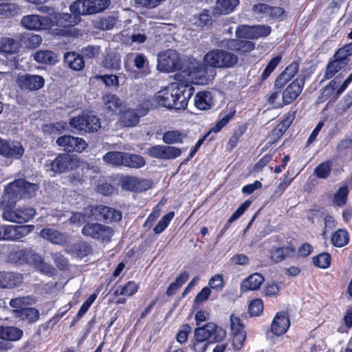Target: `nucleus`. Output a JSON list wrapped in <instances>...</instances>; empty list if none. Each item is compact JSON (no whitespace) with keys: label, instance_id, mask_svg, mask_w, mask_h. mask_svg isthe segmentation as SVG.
<instances>
[{"label":"nucleus","instance_id":"nucleus-1","mask_svg":"<svg viewBox=\"0 0 352 352\" xmlns=\"http://www.w3.org/2000/svg\"><path fill=\"white\" fill-rule=\"evenodd\" d=\"M190 89L183 83H172L160 90L155 96L157 101L163 107L177 110L184 109L188 105Z\"/></svg>","mask_w":352,"mask_h":352},{"label":"nucleus","instance_id":"nucleus-2","mask_svg":"<svg viewBox=\"0 0 352 352\" xmlns=\"http://www.w3.org/2000/svg\"><path fill=\"white\" fill-rule=\"evenodd\" d=\"M177 78L185 83H194L198 85L208 84L212 79V74L208 75V69L206 65H201L193 60L190 62V66L187 69L179 71L177 74Z\"/></svg>","mask_w":352,"mask_h":352},{"label":"nucleus","instance_id":"nucleus-3","mask_svg":"<svg viewBox=\"0 0 352 352\" xmlns=\"http://www.w3.org/2000/svg\"><path fill=\"white\" fill-rule=\"evenodd\" d=\"M9 258L11 261L18 263H30L43 274L50 276L53 274L54 268L49 264L45 263L40 256L35 254L31 250L22 249L13 250L10 252Z\"/></svg>","mask_w":352,"mask_h":352},{"label":"nucleus","instance_id":"nucleus-4","mask_svg":"<svg viewBox=\"0 0 352 352\" xmlns=\"http://www.w3.org/2000/svg\"><path fill=\"white\" fill-rule=\"evenodd\" d=\"M38 190V186L24 179H17L10 183L5 189L4 200L8 199L12 204L22 197H31Z\"/></svg>","mask_w":352,"mask_h":352},{"label":"nucleus","instance_id":"nucleus-5","mask_svg":"<svg viewBox=\"0 0 352 352\" xmlns=\"http://www.w3.org/2000/svg\"><path fill=\"white\" fill-rule=\"evenodd\" d=\"M206 65L214 68H231L239 61L238 56L230 52L214 49L206 53L204 57Z\"/></svg>","mask_w":352,"mask_h":352},{"label":"nucleus","instance_id":"nucleus-6","mask_svg":"<svg viewBox=\"0 0 352 352\" xmlns=\"http://www.w3.org/2000/svg\"><path fill=\"white\" fill-rule=\"evenodd\" d=\"M109 0H77L69 6L75 15H89L101 12L110 5Z\"/></svg>","mask_w":352,"mask_h":352},{"label":"nucleus","instance_id":"nucleus-7","mask_svg":"<svg viewBox=\"0 0 352 352\" xmlns=\"http://www.w3.org/2000/svg\"><path fill=\"white\" fill-rule=\"evenodd\" d=\"M79 164L76 157L69 154H60L53 161H47L45 163L46 171L50 172L51 176L55 173H62L73 170Z\"/></svg>","mask_w":352,"mask_h":352},{"label":"nucleus","instance_id":"nucleus-8","mask_svg":"<svg viewBox=\"0 0 352 352\" xmlns=\"http://www.w3.org/2000/svg\"><path fill=\"white\" fill-rule=\"evenodd\" d=\"M34 215L35 210L32 208L6 205L3 208L2 217L7 221L23 223L30 221Z\"/></svg>","mask_w":352,"mask_h":352},{"label":"nucleus","instance_id":"nucleus-9","mask_svg":"<svg viewBox=\"0 0 352 352\" xmlns=\"http://www.w3.org/2000/svg\"><path fill=\"white\" fill-rule=\"evenodd\" d=\"M226 336V331L212 322L207 323L195 331V340L207 341L210 342H220Z\"/></svg>","mask_w":352,"mask_h":352},{"label":"nucleus","instance_id":"nucleus-10","mask_svg":"<svg viewBox=\"0 0 352 352\" xmlns=\"http://www.w3.org/2000/svg\"><path fill=\"white\" fill-rule=\"evenodd\" d=\"M70 126L78 131H94L100 128V122L94 115L83 113L70 120Z\"/></svg>","mask_w":352,"mask_h":352},{"label":"nucleus","instance_id":"nucleus-11","mask_svg":"<svg viewBox=\"0 0 352 352\" xmlns=\"http://www.w3.org/2000/svg\"><path fill=\"white\" fill-rule=\"evenodd\" d=\"M34 228V226H1L0 241L19 240L28 234Z\"/></svg>","mask_w":352,"mask_h":352},{"label":"nucleus","instance_id":"nucleus-12","mask_svg":"<svg viewBox=\"0 0 352 352\" xmlns=\"http://www.w3.org/2000/svg\"><path fill=\"white\" fill-rule=\"evenodd\" d=\"M21 24L27 30L39 31L51 28L54 21L48 16L29 14L22 17Z\"/></svg>","mask_w":352,"mask_h":352},{"label":"nucleus","instance_id":"nucleus-13","mask_svg":"<svg viewBox=\"0 0 352 352\" xmlns=\"http://www.w3.org/2000/svg\"><path fill=\"white\" fill-rule=\"evenodd\" d=\"M157 60V69L162 72H171L179 67V56L174 50L161 52Z\"/></svg>","mask_w":352,"mask_h":352},{"label":"nucleus","instance_id":"nucleus-14","mask_svg":"<svg viewBox=\"0 0 352 352\" xmlns=\"http://www.w3.org/2000/svg\"><path fill=\"white\" fill-rule=\"evenodd\" d=\"M82 233L87 236L96 239H109L113 234V230L100 223H87L82 229Z\"/></svg>","mask_w":352,"mask_h":352},{"label":"nucleus","instance_id":"nucleus-15","mask_svg":"<svg viewBox=\"0 0 352 352\" xmlns=\"http://www.w3.org/2000/svg\"><path fill=\"white\" fill-rule=\"evenodd\" d=\"M16 82L21 90L37 91L44 86L45 80L41 76L27 74L19 76Z\"/></svg>","mask_w":352,"mask_h":352},{"label":"nucleus","instance_id":"nucleus-16","mask_svg":"<svg viewBox=\"0 0 352 352\" xmlns=\"http://www.w3.org/2000/svg\"><path fill=\"white\" fill-rule=\"evenodd\" d=\"M56 143L58 146L63 147V150L68 152L76 151L80 153L87 146L86 142L82 138L71 135H64L58 138Z\"/></svg>","mask_w":352,"mask_h":352},{"label":"nucleus","instance_id":"nucleus-17","mask_svg":"<svg viewBox=\"0 0 352 352\" xmlns=\"http://www.w3.org/2000/svg\"><path fill=\"white\" fill-rule=\"evenodd\" d=\"M305 84V78L298 77L289 84L282 94L285 105L293 102L301 93Z\"/></svg>","mask_w":352,"mask_h":352},{"label":"nucleus","instance_id":"nucleus-18","mask_svg":"<svg viewBox=\"0 0 352 352\" xmlns=\"http://www.w3.org/2000/svg\"><path fill=\"white\" fill-rule=\"evenodd\" d=\"M23 153L24 149L21 143L0 140V155L2 156L19 159Z\"/></svg>","mask_w":352,"mask_h":352},{"label":"nucleus","instance_id":"nucleus-19","mask_svg":"<svg viewBox=\"0 0 352 352\" xmlns=\"http://www.w3.org/2000/svg\"><path fill=\"white\" fill-rule=\"evenodd\" d=\"M147 110L144 108L129 109L122 112L120 117V122L124 126H133L139 122L140 118L145 116Z\"/></svg>","mask_w":352,"mask_h":352},{"label":"nucleus","instance_id":"nucleus-20","mask_svg":"<svg viewBox=\"0 0 352 352\" xmlns=\"http://www.w3.org/2000/svg\"><path fill=\"white\" fill-rule=\"evenodd\" d=\"M290 325V320L285 312L276 314L271 324V330L275 335L280 336L286 333Z\"/></svg>","mask_w":352,"mask_h":352},{"label":"nucleus","instance_id":"nucleus-21","mask_svg":"<svg viewBox=\"0 0 352 352\" xmlns=\"http://www.w3.org/2000/svg\"><path fill=\"white\" fill-rule=\"evenodd\" d=\"M295 253V248L291 243L283 247H273L270 252L272 262L278 263L287 258L292 257Z\"/></svg>","mask_w":352,"mask_h":352},{"label":"nucleus","instance_id":"nucleus-22","mask_svg":"<svg viewBox=\"0 0 352 352\" xmlns=\"http://www.w3.org/2000/svg\"><path fill=\"white\" fill-rule=\"evenodd\" d=\"M222 45L230 50L239 52L241 54L252 51L255 46L252 41L237 39L225 40L223 41Z\"/></svg>","mask_w":352,"mask_h":352},{"label":"nucleus","instance_id":"nucleus-23","mask_svg":"<svg viewBox=\"0 0 352 352\" xmlns=\"http://www.w3.org/2000/svg\"><path fill=\"white\" fill-rule=\"evenodd\" d=\"M94 211L98 212L100 217H97L98 220H104L107 222L119 221L122 219V213L120 211L108 206H100L94 208Z\"/></svg>","mask_w":352,"mask_h":352},{"label":"nucleus","instance_id":"nucleus-24","mask_svg":"<svg viewBox=\"0 0 352 352\" xmlns=\"http://www.w3.org/2000/svg\"><path fill=\"white\" fill-rule=\"evenodd\" d=\"M40 236L54 244L64 245L67 242V236L65 234L52 228L43 229L40 232Z\"/></svg>","mask_w":352,"mask_h":352},{"label":"nucleus","instance_id":"nucleus-25","mask_svg":"<svg viewBox=\"0 0 352 352\" xmlns=\"http://www.w3.org/2000/svg\"><path fill=\"white\" fill-rule=\"evenodd\" d=\"M239 3V0H217L212 10L213 14H228L234 10Z\"/></svg>","mask_w":352,"mask_h":352},{"label":"nucleus","instance_id":"nucleus-26","mask_svg":"<svg viewBox=\"0 0 352 352\" xmlns=\"http://www.w3.org/2000/svg\"><path fill=\"white\" fill-rule=\"evenodd\" d=\"M195 106L199 110L205 111L213 106V98L210 91H203L196 94L194 98Z\"/></svg>","mask_w":352,"mask_h":352},{"label":"nucleus","instance_id":"nucleus-27","mask_svg":"<svg viewBox=\"0 0 352 352\" xmlns=\"http://www.w3.org/2000/svg\"><path fill=\"white\" fill-rule=\"evenodd\" d=\"M23 281V277L19 274L0 272V287H14Z\"/></svg>","mask_w":352,"mask_h":352},{"label":"nucleus","instance_id":"nucleus-28","mask_svg":"<svg viewBox=\"0 0 352 352\" xmlns=\"http://www.w3.org/2000/svg\"><path fill=\"white\" fill-rule=\"evenodd\" d=\"M14 317L21 320H26L29 323L35 322L39 318V311L33 307H27L13 311Z\"/></svg>","mask_w":352,"mask_h":352},{"label":"nucleus","instance_id":"nucleus-29","mask_svg":"<svg viewBox=\"0 0 352 352\" xmlns=\"http://www.w3.org/2000/svg\"><path fill=\"white\" fill-rule=\"evenodd\" d=\"M299 68L298 63L296 62L292 63L288 65L283 72H282L278 77L275 82V86L276 87H281L288 80L293 78L297 73Z\"/></svg>","mask_w":352,"mask_h":352},{"label":"nucleus","instance_id":"nucleus-30","mask_svg":"<svg viewBox=\"0 0 352 352\" xmlns=\"http://www.w3.org/2000/svg\"><path fill=\"white\" fill-rule=\"evenodd\" d=\"M264 281V278L259 273H254L245 278L241 283L243 291L256 290L260 287Z\"/></svg>","mask_w":352,"mask_h":352},{"label":"nucleus","instance_id":"nucleus-31","mask_svg":"<svg viewBox=\"0 0 352 352\" xmlns=\"http://www.w3.org/2000/svg\"><path fill=\"white\" fill-rule=\"evenodd\" d=\"M102 101L105 109L110 112H116L119 110L121 111L122 106V100L115 94H107L102 96Z\"/></svg>","mask_w":352,"mask_h":352},{"label":"nucleus","instance_id":"nucleus-32","mask_svg":"<svg viewBox=\"0 0 352 352\" xmlns=\"http://www.w3.org/2000/svg\"><path fill=\"white\" fill-rule=\"evenodd\" d=\"M23 331L14 327H0V338L11 341L21 339Z\"/></svg>","mask_w":352,"mask_h":352},{"label":"nucleus","instance_id":"nucleus-33","mask_svg":"<svg viewBox=\"0 0 352 352\" xmlns=\"http://www.w3.org/2000/svg\"><path fill=\"white\" fill-rule=\"evenodd\" d=\"M186 138V134L179 130L168 131L162 137L163 142L166 144H180Z\"/></svg>","mask_w":352,"mask_h":352},{"label":"nucleus","instance_id":"nucleus-34","mask_svg":"<svg viewBox=\"0 0 352 352\" xmlns=\"http://www.w3.org/2000/svg\"><path fill=\"white\" fill-rule=\"evenodd\" d=\"M65 63L72 69L81 70L84 67L82 57L74 52H68L64 56Z\"/></svg>","mask_w":352,"mask_h":352},{"label":"nucleus","instance_id":"nucleus-35","mask_svg":"<svg viewBox=\"0 0 352 352\" xmlns=\"http://www.w3.org/2000/svg\"><path fill=\"white\" fill-rule=\"evenodd\" d=\"M34 59L39 63L54 65L57 62L56 56L50 50H39L34 54Z\"/></svg>","mask_w":352,"mask_h":352},{"label":"nucleus","instance_id":"nucleus-36","mask_svg":"<svg viewBox=\"0 0 352 352\" xmlns=\"http://www.w3.org/2000/svg\"><path fill=\"white\" fill-rule=\"evenodd\" d=\"M21 12L19 5L14 3H0V15L4 18H10L17 16Z\"/></svg>","mask_w":352,"mask_h":352},{"label":"nucleus","instance_id":"nucleus-37","mask_svg":"<svg viewBox=\"0 0 352 352\" xmlns=\"http://www.w3.org/2000/svg\"><path fill=\"white\" fill-rule=\"evenodd\" d=\"M146 164L145 160L140 155L124 153L123 166L140 168Z\"/></svg>","mask_w":352,"mask_h":352},{"label":"nucleus","instance_id":"nucleus-38","mask_svg":"<svg viewBox=\"0 0 352 352\" xmlns=\"http://www.w3.org/2000/svg\"><path fill=\"white\" fill-rule=\"evenodd\" d=\"M212 17L209 11L204 10L199 14H195L191 17L190 21L191 24L196 28H203L210 23Z\"/></svg>","mask_w":352,"mask_h":352},{"label":"nucleus","instance_id":"nucleus-39","mask_svg":"<svg viewBox=\"0 0 352 352\" xmlns=\"http://www.w3.org/2000/svg\"><path fill=\"white\" fill-rule=\"evenodd\" d=\"M189 274L187 272H182L176 277L175 280L173 282L166 290L168 296L174 295L176 292L187 281Z\"/></svg>","mask_w":352,"mask_h":352},{"label":"nucleus","instance_id":"nucleus-40","mask_svg":"<svg viewBox=\"0 0 352 352\" xmlns=\"http://www.w3.org/2000/svg\"><path fill=\"white\" fill-rule=\"evenodd\" d=\"M349 238L348 232L344 230H338L336 231L331 236V241L333 245L336 247H343L349 242Z\"/></svg>","mask_w":352,"mask_h":352},{"label":"nucleus","instance_id":"nucleus-41","mask_svg":"<svg viewBox=\"0 0 352 352\" xmlns=\"http://www.w3.org/2000/svg\"><path fill=\"white\" fill-rule=\"evenodd\" d=\"M19 47V43L12 38H3L0 43V50L5 54L15 53Z\"/></svg>","mask_w":352,"mask_h":352},{"label":"nucleus","instance_id":"nucleus-42","mask_svg":"<svg viewBox=\"0 0 352 352\" xmlns=\"http://www.w3.org/2000/svg\"><path fill=\"white\" fill-rule=\"evenodd\" d=\"M138 285L133 281H129L124 286H119L115 291L116 296L123 295L126 296H131L138 290Z\"/></svg>","mask_w":352,"mask_h":352},{"label":"nucleus","instance_id":"nucleus-43","mask_svg":"<svg viewBox=\"0 0 352 352\" xmlns=\"http://www.w3.org/2000/svg\"><path fill=\"white\" fill-rule=\"evenodd\" d=\"M124 153L122 152H109L106 153L104 157V161L113 166L123 165Z\"/></svg>","mask_w":352,"mask_h":352},{"label":"nucleus","instance_id":"nucleus-44","mask_svg":"<svg viewBox=\"0 0 352 352\" xmlns=\"http://www.w3.org/2000/svg\"><path fill=\"white\" fill-rule=\"evenodd\" d=\"M56 24L60 26L67 27L73 26L77 24L79 21V18L76 16H72L68 13H60L56 16Z\"/></svg>","mask_w":352,"mask_h":352},{"label":"nucleus","instance_id":"nucleus-45","mask_svg":"<svg viewBox=\"0 0 352 352\" xmlns=\"http://www.w3.org/2000/svg\"><path fill=\"white\" fill-rule=\"evenodd\" d=\"M34 303V300L30 296L19 297L10 301V305L15 309H22Z\"/></svg>","mask_w":352,"mask_h":352},{"label":"nucleus","instance_id":"nucleus-46","mask_svg":"<svg viewBox=\"0 0 352 352\" xmlns=\"http://www.w3.org/2000/svg\"><path fill=\"white\" fill-rule=\"evenodd\" d=\"M345 65L341 60L335 59L327 65L324 77L326 79L331 78Z\"/></svg>","mask_w":352,"mask_h":352},{"label":"nucleus","instance_id":"nucleus-47","mask_svg":"<svg viewBox=\"0 0 352 352\" xmlns=\"http://www.w3.org/2000/svg\"><path fill=\"white\" fill-rule=\"evenodd\" d=\"M116 19L113 16L100 18L94 22V28L102 30H111L116 25Z\"/></svg>","mask_w":352,"mask_h":352},{"label":"nucleus","instance_id":"nucleus-48","mask_svg":"<svg viewBox=\"0 0 352 352\" xmlns=\"http://www.w3.org/2000/svg\"><path fill=\"white\" fill-rule=\"evenodd\" d=\"M174 216L175 213L173 212H169L166 214L164 215L157 224L154 227V233L156 234H161L168 227Z\"/></svg>","mask_w":352,"mask_h":352},{"label":"nucleus","instance_id":"nucleus-49","mask_svg":"<svg viewBox=\"0 0 352 352\" xmlns=\"http://www.w3.org/2000/svg\"><path fill=\"white\" fill-rule=\"evenodd\" d=\"M120 58L115 54H108L102 60V65L110 69L118 70L120 69Z\"/></svg>","mask_w":352,"mask_h":352},{"label":"nucleus","instance_id":"nucleus-50","mask_svg":"<svg viewBox=\"0 0 352 352\" xmlns=\"http://www.w3.org/2000/svg\"><path fill=\"white\" fill-rule=\"evenodd\" d=\"M332 163L327 161L320 164L314 169V174L320 179H326L330 174L331 170Z\"/></svg>","mask_w":352,"mask_h":352},{"label":"nucleus","instance_id":"nucleus-51","mask_svg":"<svg viewBox=\"0 0 352 352\" xmlns=\"http://www.w3.org/2000/svg\"><path fill=\"white\" fill-rule=\"evenodd\" d=\"M348 192L349 189L347 186H342L334 195L333 203L338 206L344 205L347 200Z\"/></svg>","mask_w":352,"mask_h":352},{"label":"nucleus","instance_id":"nucleus-52","mask_svg":"<svg viewBox=\"0 0 352 352\" xmlns=\"http://www.w3.org/2000/svg\"><path fill=\"white\" fill-rule=\"evenodd\" d=\"M252 39H257L268 36L271 33V28L266 25L252 26Z\"/></svg>","mask_w":352,"mask_h":352},{"label":"nucleus","instance_id":"nucleus-53","mask_svg":"<svg viewBox=\"0 0 352 352\" xmlns=\"http://www.w3.org/2000/svg\"><path fill=\"white\" fill-rule=\"evenodd\" d=\"M313 262L318 267L328 268L331 264V256L328 253H321L313 258Z\"/></svg>","mask_w":352,"mask_h":352},{"label":"nucleus","instance_id":"nucleus-54","mask_svg":"<svg viewBox=\"0 0 352 352\" xmlns=\"http://www.w3.org/2000/svg\"><path fill=\"white\" fill-rule=\"evenodd\" d=\"M182 153V151L180 148L175 147L163 145L162 146V157L164 160H170L175 159L179 157Z\"/></svg>","mask_w":352,"mask_h":352},{"label":"nucleus","instance_id":"nucleus-55","mask_svg":"<svg viewBox=\"0 0 352 352\" xmlns=\"http://www.w3.org/2000/svg\"><path fill=\"white\" fill-rule=\"evenodd\" d=\"M294 113H288L274 130L276 135H282L292 123Z\"/></svg>","mask_w":352,"mask_h":352},{"label":"nucleus","instance_id":"nucleus-56","mask_svg":"<svg viewBox=\"0 0 352 352\" xmlns=\"http://www.w3.org/2000/svg\"><path fill=\"white\" fill-rule=\"evenodd\" d=\"M267 101L269 104L274 108L282 107L285 105L282 94L278 91L271 92L267 97Z\"/></svg>","mask_w":352,"mask_h":352},{"label":"nucleus","instance_id":"nucleus-57","mask_svg":"<svg viewBox=\"0 0 352 352\" xmlns=\"http://www.w3.org/2000/svg\"><path fill=\"white\" fill-rule=\"evenodd\" d=\"M233 336L232 345L235 350H240L246 338L245 331L232 332Z\"/></svg>","mask_w":352,"mask_h":352},{"label":"nucleus","instance_id":"nucleus-58","mask_svg":"<svg viewBox=\"0 0 352 352\" xmlns=\"http://www.w3.org/2000/svg\"><path fill=\"white\" fill-rule=\"evenodd\" d=\"M96 78L102 81L107 87H118L119 85L118 78L116 75H100L97 76Z\"/></svg>","mask_w":352,"mask_h":352},{"label":"nucleus","instance_id":"nucleus-59","mask_svg":"<svg viewBox=\"0 0 352 352\" xmlns=\"http://www.w3.org/2000/svg\"><path fill=\"white\" fill-rule=\"evenodd\" d=\"M81 52L85 58H94L100 54V47L97 45H89L84 47Z\"/></svg>","mask_w":352,"mask_h":352},{"label":"nucleus","instance_id":"nucleus-60","mask_svg":"<svg viewBox=\"0 0 352 352\" xmlns=\"http://www.w3.org/2000/svg\"><path fill=\"white\" fill-rule=\"evenodd\" d=\"M281 60V56H278L274 58H272L269 63L267 64V67L264 69L263 74H262V78L263 79H266L271 73L274 70V69L277 67L278 63H280Z\"/></svg>","mask_w":352,"mask_h":352},{"label":"nucleus","instance_id":"nucleus-61","mask_svg":"<svg viewBox=\"0 0 352 352\" xmlns=\"http://www.w3.org/2000/svg\"><path fill=\"white\" fill-rule=\"evenodd\" d=\"M236 36L239 38L252 39V26L247 25L239 26L236 30Z\"/></svg>","mask_w":352,"mask_h":352},{"label":"nucleus","instance_id":"nucleus-62","mask_svg":"<svg viewBox=\"0 0 352 352\" xmlns=\"http://www.w3.org/2000/svg\"><path fill=\"white\" fill-rule=\"evenodd\" d=\"M263 309V302L261 299H255L251 301L249 305V311L252 316H258Z\"/></svg>","mask_w":352,"mask_h":352},{"label":"nucleus","instance_id":"nucleus-63","mask_svg":"<svg viewBox=\"0 0 352 352\" xmlns=\"http://www.w3.org/2000/svg\"><path fill=\"white\" fill-rule=\"evenodd\" d=\"M208 285L212 289H221L224 285L223 275L218 274L212 276L209 280Z\"/></svg>","mask_w":352,"mask_h":352},{"label":"nucleus","instance_id":"nucleus-64","mask_svg":"<svg viewBox=\"0 0 352 352\" xmlns=\"http://www.w3.org/2000/svg\"><path fill=\"white\" fill-rule=\"evenodd\" d=\"M233 114L229 113L219 118L216 124L210 129V131L214 133L220 131L229 122Z\"/></svg>","mask_w":352,"mask_h":352}]
</instances>
